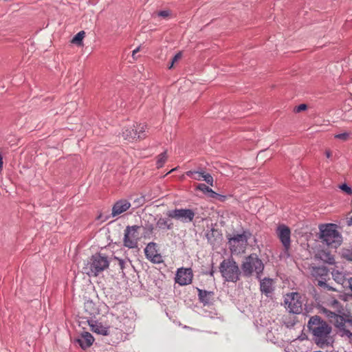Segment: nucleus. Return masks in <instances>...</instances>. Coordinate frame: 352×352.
I'll use <instances>...</instances> for the list:
<instances>
[{
	"instance_id": "nucleus-42",
	"label": "nucleus",
	"mask_w": 352,
	"mask_h": 352,
	"mask_svg": "<svg viewBox=\"0 0 352 352\" xmlns=\"http://www.w3.org/2000/svg\"><path fill=\"white\" fill-rule=\"evenodd\" d=\"M347 223L349 226H352V216L347 221Z\"/></svg>"
},
{
	"instance_id": "nucleus-21",
	"label": "nucleus",
	"mask_w": 352,
	"mask_h": 352,
	"mask_svg": "<svg viewBox=\"0 0 352 352\" xmlns=\"http://www.w3.org/2000/svg\"><path fill=\"white\" fill-rule=\"evenodd\" d=\"M85 311L90 316L93 317L99 314V309L96 304L91 300H87L84 303Z\"/></svg>"
},
{
	"instance_id": "nucleus-24",
	"label": "nucleus",
	"mask_w": 352,
	"mask_h": 352,
	"mask_svg": "<svg viewBox=\"0 0 352 352\" xmlns=\"http://www.w3.org/2000/svg\"><path fill=\"white\" fill-rule=\"evenodd\" d=\"M157 227H158L160 229H166V230H171L173 228V223L170 222V220L166 218L160 217L157 223H156Z\"/></svg>"
},
{
	"instance_id": "nucleus-35",
	"label": "nucleus",
	"mask_w": 352,
	"mask_h": 352,
	"mask_svg": "<svg viewBox=\"0 0 352 352\" xmlns=\"http://www.w3.org/2000/svg\"><path fill=\"white\" fill-rule=\"evenodd\" d=\"M345 257L347 260L352 261V250L349 251L347 253L345 254Z\"/></svg>"
},
{
	"instance_id": "nucleus-23",
	"label": "nucleus",
	"mask_w": 352,
	"mask_h": 352,
	"mask_svg": "<svg viewBox=\"0 0 352 352\" xmlns=\"http://www.w3.org/2000/svg\"><path fill=\"white\" fill-rule=\"evenodd\" d=\"M91 331L98 334L107 336L109 332V329L107 327H104L100 323L94 322V323L90 324Z\"/></svg>"
},
{
	"instance_id": "nucleus-19",
	"label": "nucleus",
	"mask_w": 352,
	"mask_h": 352,
	"mask_svg": "<svg viewBox=\"0 0 352 352\" xmlns=\"http://www.w3.org/2000/svg\"><path fill=\"white\" fill-rule=\"evenodd\" d=\"M259 280L260 289L261 292L266 296H270L274 291V287L272 284L273 280L270 278H264L263 279L260 278Z\"/></svg>"
},
{
	"instance_id": "nucleus-29",
	"label": "nucleus",
	"mask_w": 352,
	"mask_h": 352,
	"mask_svg": "<svg viewBox=\"0 0 352 352\" xmlns=\"http://www.w3.org/2000/svg\"><path fill=\"white\" fill-rule=\"evenodd\" d=\"M350 134L351 133H348V132L338 133V134L335 135V138L339 139V140H341L343 141H346L349 139Z\"/></svg>"
},
{
	"instance_id": "nucleus-25",
	"label": "nucleus",
	"mask_w": 352,
	"mask_h": 352,
	"mask_svg": "<svg viewBox=\"0 0 352 352\" xmlns=\"http://www.w3.org/2000/svg\"><path fill=\"white\" fill-rule=\"evenodd\" d=\"M166 151H164L157 157V167L158 168H162L167 160Z\"/></svg>"
},
{
	"instance_id": "nucleus-2",
	"label": "nucleus",
	"mask_w": 352,
	"mask_h": 352,
	"mask_svg": "<svg viewBox=\"0 0 352 352\" xmlns=\"http://www.w3.org/2000/svg\"><path fill=\"white\" fill-rule=\"evenodd\" d=\"M307 327L313 335V340L320 348L331 346L333 340L330 336L332 327L320 316L309 318Z\"/></svg>"
},
{
	"instance_id": "nucleus-39",
	"label": "nucleus",
	"mask_w": 352,
	"mask_h": 352,
	"mask_svg": "<svg viewBox=\"0 0 352 352\" xmlns=\"http://www.w3.org/2000/svg\"><path fill=\"white\" fill-rule=\"evenodd\" d=\"M213 263H212V269L209 272L208 274L210 276H214V270H213Z\"/></svg>"
},
{
	"instance_id": "nucleus-28",
	"label": "nucleus",
	"mask_w": 352,
	"mask_h": 352,
	"mask_svg": "<svg viewBox=\"0 0 352 352\" xmlns=\"http://www.w3.org/2000/svg\"><path fill=\"white\" fill-rule=\"evenodd\" d=\"M196 189L203 192L204 194H208L209 192H210L211 188L206 186L205 184L201 183L197 184Z\"/></svg>"
},
{
	"instance_id": "nucleus-11",
	"label": "nucleus",
	"mask_w": 352,
	"mask_h": 352,
	"mask_svg": "<svg viewBox=\"0 0 352 352\" xmlns=\"http://www.w3.org/2000/svg\"><path fill=\"white\" fill-rule=\"evenodd\" d=\"M285 305L289 312L295 314L301 313L302 303L298 293H292L285 298Z\"/></svg>"
},
{
	"instance_id": "nucleus-15",
	"label": "nucleus",
	"mask_w": 352,
	"mask_h": 352,
	"mask_svg": "<svg viewBox=\"0 0 352 352\" xmlns=\"http://www.w3.org/2000/svg\"><path fill=\"white\" fill-rule=\"evenodd\" d=\"M156 243L150 242L144 249L146 257L155 263L161 262L162 256L157 253L156 250Z\"/></svg>"
},
{
	"instance_id": "nucleus-40",
	"label": "nucleus",
	"mask_w": 352,
	"mask_h": 352,
	"mask_svg": "<svg viewBox=\"0 0 352 352\" xmlns=\"http://www.w3.org/2000/svg\"><path fill=\"white\" fill-rule=\"evenodd\" d=\"M325 155H326V157H327V158H330V157H331V151H328V150H327V151H325Z\"/></svg>"
},
{
	"instance_id": "nucleus-3",
	"label": "nucleus",
	"mask_w": 352,
	"mask_h": 352,
	"mask_svg": "<svg viewBox=\"0 0 352 352\" xmlns=\"http://www.w3.org/2000/svg\"><path fill=\"white\" fill-rule=\"evenodd\" d=\"M320 238L322 242L331 248H337L342 241L340 233L337 230V226L333 223L320 225Z\"/></svg>"
},
{
	"instance_id": "nucleus-10",
	"label": "nucleus",
	"mask_w": 352,
	"mask_h": 352,
	"mask_svg": "<svg viewBox=\"0 0 352 352\" xmlns=\"http://www.w3.org/2000/svg\"><path fill=\"white\" fill-rule=\"evenodd\" d=\"M139 226H127L124 230V245L129 248L137 247L138 239Z\"/></svg>"
},
{
	"instance_id": "nucleus-41",
	"label": "nucleus",
	"mask_w": 352,
	"mask_h": 352,
	"mask_svg": "<svg viewBox=\"0 0 352 352\" xmlns=\"http://www.w3.org/2000/svg\"><path fill=\"white\" fill-rule=\"evenodd\" d=\"M348 283L349 284V288L352 291V277L348 279Z\"/></svg>"
},
{
	"instance_id": "nucleus-26",
	"label": "nucleus",
	"mask_w": 352,
	"mask_h": 352,
	"mask_svg": "<svg viewBox=\"0 0 352 352\" xmlns=\"http://www.w3.org/2000/svg\"><path fill=\"white\" fill-rule=\"evenodd\" d=\"M85 32L80 31L77 33L72 38V42L77 45H81L82 43V39L85 37Z\"/></svg>"
},
{
	"instance_id": "nucleus-8",
	"label": "nucleus",
	"mask_w": 352,
	"mask_h": 352,
	"mask_svg": "<svg viewBox=\"0 0 352 352\" xmlns=\"http://www.w3.org/2000/svg\"><path fill=\"white\" fill-rule=\"evenodd\" d=\"M311 275L316 278L317 285L327 291H336V289L327 283V277L329 275V270L324 267H314L311 270Z\"/></svg>"
},
{
	"instance_id": "nucleus-30",
	"label": "nucleus",
	"mask_w": 352,
	"mask_h": 352,
	"mask_svg": "<svg viewBox=\"0 0 352 352\" xmlns=\"http://www.w3.org/2000/svg\"><path fill=\"white\" fill-rule=\"evenodd\" d=\"M339 188L346 192L347 195H352V189L350 186H349L346 184H342L340 185Z\"/></svg>"
},
{
	"instance_id": "nucleus-12",
	"label": "nucleus",
	"mask_w": 352,
	"mask_h": 352,
	"mask_svg": "<svg viewBox=\"0 0 352 352\" xmlns=\"http://www.w3.org/2000/svg\"><path fill=\"white\" fill-rule=\"evenodd\" d=\"M276 234L280 239L284 250L287 252L291 246V230L289 227L284 224H280L277 227Z\"/></svg>"
},
{
	"instance_id": "nucleus-14",
	"label": "nucleus",
	"mask_w": 352,
	"mask_h": 352,
	"mask_svg": "<svg viewBox=\"0 0 352 352\" xmlns=\"http://www.w3.org/2000/svg\"><path fill=\"white\" fill-rule=\"evenodd\" d=\"M193 277L191 268H179L175 275V282L180 285H186L192 283Z\"/></svg>"
},
{
	"instance_id": "nucleus-31",
	"label": "nucleus",
	"mask_w": 352,
	"mask_h": 352,
	"mask_svg": "<svg viewBox=\"0 0 352 352\" xmlns=\"http://www.w3.org/2000/svg\"><path fill=\"white\" fill-rule=\"evenodd\" d=\"M307 106L305 104H301L296 107L295 111H296V112L299 113L302 111L307 109Z\"/></svg>"
},
{
	"instance_id": "nucleus-13",
	"label": "nucleus",
	"mask_w": 352,
	"mask_h": 352,
	"mask_svg": "<svg viewBox=\"0 0 352 352\" xmlns=\"http://www.w3.org/2000/svg\"><path fill=\"white\" fill-rule=\"evenodd\" d=\"M251 236L252 233L250 231L245 230H243L241 234L234 233L232 236H228V239L230 245L234 247L239 245H245Z\"/></svg>"
},
{
	"instance_id": "nucleus-20",
	"label": "nucleus",
	"mask_w": 352,
	"mask_h": 352,
	"mask_svg": "<svg viewBox=\"0 0 352 352\" xmlns=\"http://www.w3.org/2000/svg\"><path fill=\"white\" fill-rule=\"evenodd\" d=\"M94 341L93 336L89 332H84L77 340L78 343L83 349L90 347Z\"/></svg>"
},
{
	"instance_id": "nucleus-5",
	"label": "nucleus",
	"mask_w": 352,
	"mask_h": 352,
	"mask_svg": "<svg viewBox=\"0 0 352 352\" xmlns=\"http://www.w3.org/2000/svg\"><path fill=\"white\" fill-rule=\"evenodd\" d=\"M219 268L222 277L228 282L236 283L242 274L237 263L232 258L223 259Z\"/></svg>"
},
{
	"instance_id": "nucleus-16",
	"label": "nucleus",
	"mask_w": 352,
	"mask_h": 352,
	"mask_svg": "<svg viewBox=\"0 0 352 352\" xmlns=\"http://www.w3.org/2000/svg\"><path fill=\"white\" fill-rule=\"evenodd\" d=\"M186 175L190 178L197 181H205L208 184L213 185V177L209 174L204 171H192L188 170L186 173Z\"/></svg>"
},
{
	"instance_id": "nucleus-18",
	"label": "nucleus",
	"mask_w": 352,
	"mask_h": 352,
	"mask_svg": "<svg viewBox=\"0 0 352 352\" xmlns=\"http://www.w3.org/2000/svg\"><path fill=\"white\" fill-rule=\"evenodd\" d=\"M131 206V204L125 199L118 201L113 206L112 216L116 217L126 211Z\"/></svg>"
},
{
	"instance_id": "nucleus-4",
	"label": "nucleus",
	"mask_w": 352,
	"mask_h": 352,
	"mask_svg": "<svg viewBox=\"0 0 352 352\" xmlns=\"http://www.w3.org/2000/svg\"><path fill=\"white\" fill-rule=\"evenodd\" d=\"M241 268L243 276L250 277L255 273L256 278L260 279L264 270V264L256 254H251L245 257Z\"/></svg>"
},
{
	"instance_id": "nucleus-34",
	"label": "nucleus",
	"mask_w": 352,
	"mask_h": 352,
	"mask_svg": "<svg viewBox=\"0 0 352 352\" xmlns=\"http://www.w3.org/2000/svg\"><path fill=\"white\" fill-rule=\"evenodd\" d=\"M208 196L211 198H217V197L220 196L218 193L213 191L212 189H210V192L208 193Z\"/></svg>"
},
{
	"instance_id": "nucleus-36",
	"label": "nucleus",
	"mask_w": 352,
	"mask_h": 352,
	"mask_svg": "<svg viewBox=\"0 0 352 352\" xmlns=\"http://www.w3.org/2000/svg\"><path fill=\"white\" fill-rule=\"evenodd\" d=\"M116 259H118V262H119V265H120V268H121L122 270H123V269H124V264H125L124 261V260H122V259L118 258H116Z\"/></svg>"
},
{
	"instance_id": "nucleus-1",
	"label": "nucleus",
	"mask_w": 352,
	"mask_h": 352,
	"mask_svg": "<svg viewBox=\"0 0 352 352\" xmlns=\"http://www.w3.org/2000/svg\"><path fill=\"white\" fill-rule=\"evenodd\" d=\"M331 305L338 309L336 311H331L324 308L323 313L337 329L338 333L341 337H346L351 342L352 332L350 329L352 330V314L350 311L340 308V303L336 299L332 300Z\"/></svg>"
},
{
	"instance_id": "nucleus-6",
	"label": "nucleus",
	"mask_w": 352,
	"mask_h": 352,
	"mask_svg": "<svg viewBox=\"0 0 352 352\" xmlns=\"http://www.w3.org/2000/svg\"><path fill=\"white\" fill-rule=\"evenodd\" d=\"M109 266V261L107 256L101 253H96L91 256L87 263V269L89 271L87 274L89 276H97L100 272L107 269Z\"/></svg>"
},
{
	"instance_id": "nucleus-33",
	"label": "nucleus",
	"mask_w": 352,
	"mask_h": 352,
	"mask_svg": "<svg viewBox=\"0 0 352 352\" xmlns=\"http://www.w3.org/2000/svg\"><path fill=\"white\" fill-rule=\"evenodd\" d=\"M181 58H182V52H179V53L176 54L174 56V57L172 58V62L175 63L178 60H179Z\"/></svg>"
},
{
	"instance_id": "nucleus-9",
	"label": "nucleus",
	"mask_w": 352,
	"mask_h": 352,
	"mask_svg": "<svg viewBox=\"0 0 352 352\" xmlns=\"http://www.w3.org/2000/svg\"><path fill=\"white\" fill-rule=\"evenodd\" d=\"M166 215L171 219L180 221L182 223H190L191 222L195 215V212L191 209L188 208H179L168 210L166 212Z\"/></svg>"
},
{
	"instance_id": "nucleus-43",
	"label": "nucleus",
	"mask_w": 352,
	"mask_h": 352,
	"mask_svg": "<svg viewBox=\"0 0 352 352\" xmlns=\"http://www.w3.org/2000/svg\"><path fill=\"white\" fill-rule=\"evenodd\" d=\"M174 64L175 63L171 61V63H170V65L168 66V69H171L173 67Z\"/></svg>"
},
{
	"instance_id": "nucleus-37",
	"label": "nucleus",
	"mask_w": 352,
	"mask_h": 352,
	"mask_svg": "<svg viewBox=\"0 0 352 352\" xmlns=\"http://www.w3.org/2000/svg\"><path fill=\"white\" fill-rule=\"evenodd\" d=\"M145 228L149 232H152L153 229H154V227H153V224H147L146 225V227Z\"/></svg>"
},
{
	"instance_id": "nucleus-32",
	"label": "nucleus",
	"mask_w": 352,
	"mask_h": 352,
	"mask_svg": "<svg viewBox=\"0 0 352 352\" xmlns=\"http://www.w3.org/2000/svg\"><path fill=\"white\" fill-rule=\"evenodd\" d=\"M169 15V12L168 10H161L158 13V16L162 17H166Z\"/></svg>"
},
{
	"instance_id": "nucleus-7",
	"label": "nucleus",
	"mask_w": 352,
	"mask_h": 352,
	"mask_svg": "<svg viewBox=\"0 0 352 352\" xmlns=\"http://www.w3.org/2000/svg\"><path fill=\"white\" fill-rule=\"evenodd\" d=\"M147 125L144 124H139L136 126L124 127L122 130V137L128 141H133L135 139H143L146 137L145 129Z\"/></svg>"
},
{
	"instance_id": "nucleus-17",
	"label": "nucleus",
	"mask_w": 352,
	"mask_h": 352,
	"mask_svg": "<svg viewBox=\"0 0 352 352\" xmlns=\"http://www.w3.org/2000/svg\"><path fill=\"white\" fill-rule=\"evenodd\" d=\"M198 299L204 306L212 305L214 301V293L212 291H207L197 288Z\"/></svg>"
},
{
	"instance_id": "nucleus-27",
	"label": "nucleus",
	"mask_w": 352,
	"mask_h": 352,
	"mask_svg": "<svg viewBox=\"0 0 352 352\" xmlns=\"http://www.w3.org/2000/svg\"><path fill=\"white\" fill-rule=\"evenodd\" d=\"M320 258L324 261V262L329 263V264H333L334 263V258L333 256L327 252H322L320 254Z\"/></svg>"
},
{
	"instance_id": "nucleus-22",
	"label": "nucleus",
	"mask_w": 352,
	"mask_h": 352,
	"mask_svg": "<svg viewBox=\"0 0 352 352\" xmlns=\"http://www.w3.org/2000/svg\"><path fill=\"white\" fill-rule=\"evenodd\" d=\"M333 280L338 284L343 285L346 280V273L343 270L333 269L331 272Z\"/></svg>"
},
{
	"instance_id": "nucleus-38",
	"label": "nucleus",
	"mask_w": 352,
	"mask_h": 352,
	"mask_svg": "<svg viewBox=\"0 0 352 352\" xmlns=\"http://www.w3.org/2000/svg\"><path fill=\"white\" fill-rule=\"evenodd\" d=\"M140 51V47H137L136 49H135L133 51V53H132V56L133 58H136L135 57V54H137V53Z\"/></svg>"
}]
</instances>
